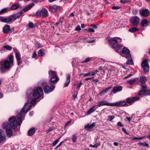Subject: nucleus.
<instances>
[{
    "mask_svg": "<svg viewBox=\"0 0 150 150\" xmlns=\"http://www.w3.org/2000/svg\"><path fill=\"white\" fill-rule=\"evenodd\" d=\"M111 87H108L106 88H105V90H103L100 93V95H102L103 94V93H106L107 92V91L109 90V89H111Z\"/></svg>",
    "mask_w": 150,
    "mask_h": 150,
    "instance_id": "58836bf2",
    "label": "nucleus"
},
{
    "mask_svg": "<svg viewBox=\"0 0 150 150\" xmlns=\"http://www.w3.org/2000/svg\"><path fill=\"white\" fill-rule=\"evenodd\" d=\"M6 140V136L4 131L0 129V143H3Z\"/></svg>",
    "mask_w": 150,
    "mask_h": 150,
    "instance_id": "a211bd4d",
    "label": "nucleus"
},
{
    "mask_svg": "<svg viewBox=\"0 0 150 150\" xmlns=\"http://www.w3.org/2000/svg\"><path fill=\"white\" fill-rule=\"evenodd\" d=\"M100 72V74L102 75L104 74V71L103 70L102 67L100 66L98 69H96L94 71L92 72L91 73V75H95L96 74H98L97 72ZM91 73L90 72L87 73V74H81L80 75H91Z\"/></svg>",
    "mask_w": 150,
    "mask_h": 150,
    "instance_id": "9d476101",
    "label": "nucleus"
},
{
    "mask_svg": "<svg viewBox=\"0 0 150 150\" xmlns=\"http://www.w3.org/2000/svg\"><path fill=\"white\" fill-rule=\"evenodd\" d=\"M8 60L6 59L0 62V71L1 73H4L6 70H9L13 66V55L9 56Z\"/></svg>",
    "mask_w": 150,
    "mask_h": 150,
    "instance_id": "f257e3e1",
    "label": "nucleus"
},
{
    "mask_svg": "<svg viewBox=\"0 0 150 150\" xmlns=\"http://www.w3.org/2000/svg\"><path fill=\"white\" fill-rule=\"evenodd\" d=\"M18 116L17 117L13 116L10 117L8 120L9 126L13 129H15L18 126Z\"/></svg>",
    "mask_w": 150,
    "mask_h": 150,
    "instance_id": "f03ea898",
    "label": "nucleus"
},
{
    "mask_svg": "<svg viewBox=\"0 0 150 150\" xmlns=\"http://www.w3.org/2000/svg\"><path fill=\"white\" fill-rule=\"evenodd\" d=\"M140 99L139 97L137 96L134 97H129L127 98L126 99V103L129 104V105H132L133 103L135 101L138 100Z\"/></svg>",
    "mask_w": 150,
    "mask_h": 150,
    "instance_id": "ddd939ff",
    "label": "nucleus"
},
{
    "mask_svg": "<svg viewBox=\"0 0 150 150\" xmlns=\"http://www.w3.org/2000/svg\"><path fill=\"white\" fill-rule=\"evenodd\" d=\"M36 14L38 17H46L48 16V12L46 9L43 8L37 12Z\"/></svg>",
    "mask_w": 150,
    "mask_h": 150,
    "instance_id": "1a4fd4ad",
    "label": "nucleus"
},
{
    "mask_svg": "<svg viewBox=\"0 0 150 150\" xmlns=\"http://www.w3.org/2000/svg\"><path fill=\"white\" fill-rule=\"evenodd\" d=\"M3 31L4 33H7L11 32L10 26L6 25L3 28Z\"/></svg>",
    "mask_w": 150,
    "mask_h": 150,
    "instance_id": "b1692460",
    "label": "nucleus"
},
{
    "mask_svg": "<svg viewBox=\"0 0 150 150\" xmlns=\"http://www.w3.org/2000/svg\"><path fill=\"white\" fill-rule=\"evenodd\" d=\"M138 144L139 146L143 145L146 147H149V144L145 142L143 143L139 142L138 143Z\"/></svg>",
    "mask_w": 150,
    "mask_h": 150,
    "instance_id": "79ce46f5",
    "label": "nucleus"
},
{
    "mask_svg": "<svg viewBox=\"0 0 150 150\" xmlns=\"http://www.w3.org/2000/svg\"><path fill=\"white\" fill-rule=\"evenodd\" d=\"M122 53L126 54V55L127 54H129V50L126 47H124L122 50Z\"/></svg>",
    "mask_w": 150,
    "mask_h": 150,
    "instance_id": "473e14b6",
    "label": "nucleus"
},
{
    "mask_svg": "<svg viewBox=\"0 0 150 150\" xmlns=\"http://www.w3.org/2000/svg\"><path fill=\"white\" fill-rule=\"evenodd\" d=\"M81 30L80 27L79 25H78L75 28V30L76 31H79Z\"/></svg>",
    "mask_w": 150,
    "mask_h": 150,
    "instance_id": "e2e57ef3",
    "label": "nucleus"
},
{
    "mask_svg": "<svg viewBox=\"0 0 150 150\" xmlns=\"http://www.w3.org/2000/svg\"><path fill=\"white\" fill-rule=\"evenodd\" d=\"M31 104L29 102H27L23 106L20 112L26 115L27 113L30 110Z\"/></svg>",
    "mask_w": 150,
    "mask_h": 150,
    "instance_id": "423d86ee",
    "label": "nucleus"
},
{
    "mask_svg": "<svg viewBox=\"0 0 150 150\" xmlns=\"http://www.w3.org/2000/svg\"><path fill=\"white\" fill-rule=\"evenodd\" d=\"M84 30H87L88 32H91L92 33L94 32V30L91 28H89L88 29H85Z\"/></svg>",
    "mask_w": 150,
    "mask_h": 150,
    "instance_id": "3c124183",
    "label": "nucleus"
},
{
    "mask_svg": "<svg viewBox=\"0 0 150 150\" xmlns=\"http://www.w3.org/2000/svg\"><path fill=\"white\" fill-rule=\"evenodd\" d=\"M120 6H113L112 7V9H118L120 8Z\"/></svg>",
    "mask_w": 150,
    "mask_h": 150,
    "instance_id": "bf43d9fd",
    "label": "nucleus"
},
{
    "mask_svg": "<svg viewBox=\"0 0 150 150\" xmlns=\"http://www.w3.org/2000/svg\"><path fill=\"white\" fill-rule=\"evenodd\" d=\"M112 103L108 102L107 101L104 100L99 101L98 102L96 106L100 107L103 105H107L112 106Z\"/></svg>",
    "mask_w": 150,
    "mask_h": 150,
    "instance_id": "f3484780",
    "label": "nucleus"
},
{
    "mask_svg": "<svg viewBox=\"0 0 150 150\" xmlns=\"http://www.w3.org/2000/svg\"><path fill=\"white\" fill-rule=\"evenodd\" d=\"M139 12L140 15L144 17H146L150 15L149 11L147 9H142Z\"/></svg>",
    "mask_w": 150,
    "mask_h": 150,
    "instance_id": "4468645a",
    "label": "nucleus"
},
{
    "mask_svg": "<svg viewBox=\"0 0 150 150\" xmlns=\"http://www.w3.org/2000/svg\"><path fill=\"white\" fill-rule=\"evenodd\" d=\"M100 142L98 143H96L94 145H92L91 144H90L89 145V147H91L93 148H97L98 146L100 145Z\"/></svg>",
    "mask_w": 150,
    "mask_h": 150,
    "instance_id": "ea45409f",
    "label": "nucleus"
},
{
    "mask_svg": "<svg viewBox=\"0 0 150 150\" xmlns=\"http://www.w3.org/2000/svg\"><path fill=\"white\" fill-rule=\"evenodd\" d=\"M122 46L121 45H118V46L117 47L115 48V51L117 52H119L121 51V50L122 48Z\"/></svg>",
    "mask_w": 150,
    "mask_h": 150,
    "instance_id": "f704fd0d",
    "label": "nucleus"
},
{
    "mask_svg": "<svg viewBox=\"0 0 150 150\" xmlns=\"http://www.w3.org/2000/svg\"><path fill=\"white\" fill-rule=\"evenodd\" d=\"M28 26L30 28H33L34 27V25L32 22H30L28 24Z\"/></svg>",
    "mask_w": 150,
    "mask_h": 150,
    "instance_id": "603ef678",
    "label": "nucleus"
},
{
    "mask_svg": "<svg viewBox=\"0 0 150 150\" xmlns=\"http://www.w3.org/2000/svg\"><path fill=\"white\" fill-rule=\"evenodd\" d=\"M34 5V4H29L27 6L23 9V10L24 11V12H25L28 11L32 8Z\"/></svg>",
    "mask_w": 150,
    "mask_h": 150,
    "instance_id": "2f4dec72",
    "label": "nucleus"
},
{
    "mask_svg": "<svg viewBox=\"0 0 150 150\" xmlns=\"http://www.w3.org/2000/svg\"><path fill=\"white\" fill-rule=\"evenodd\" d=\"M19 18V15L18 14H14L9 16L8 18H3L1 19V22L8 23L12 21L16 20Z\"/></svg>",
    "mask_w": 150,
    "mask_h": 150,
    "instance_id": "20e7f679",
    "label": "nucleus"
},
{
    "mask_svg": "<svg viewBox=\"0 0 150 150\" xmlns=\"http://www.w3.org/2000/svg\"><path fill=\"white\" fill-rule=\"evenodd\" d=\"M96 106V104L94 106L91 107L88 110L87 112L86 113V115H89L91 113L93 112L97 108V107L95 108Z\"/></svg>",
    "mask_w": 150,
    "mask_h": 150,
    "instance_id": "a878e982",
    "label": "nucleus"
},
{
    "mask_svg": "<svg viewBox=\"0 0 150 150\" xmlns=\"http://www.w3.org/2000/svg\"><path fill=\"white\" fill-rule=\"evenodd\" d=\"M133 14L134 15H135L137 14L138 13V10L137 9H135L134 11H133L132 12Z\"/></svg>",
    "mask_w": 150,
    "mask_h": 150,
    "instance_id": "0e129e2a",
    "label": "nucleus"
},
{
    "mask_svg": "<svg viewBox=\"0 0 150 150\" xmlns=\"http://www.w3.org/2000/svg\"><path fill=\"white\" fill-rule=\"evenodd\" d=\"M147 80V78L145 76H142L140 77L139 81L142 84H145Z\"/></svg>",
    "mask_w": 150,
    "mask_h": 150,
    "instance_id": "cd10ccee",
    "label": "nucleus"
},
{
    "mask_svg": "<svg viewBox=\"0 0 150 150\" xmlns=\"http://www.w3.org/2000/svg\"><path fill=\"white\" fill-rule=\"evenodd\" d=\"M115 117V116L114 115L112 116H108V120L109 121H111L112 120H113Z\"/></svg>",
    "mask_w": 150,
    "mask_h": 150,
    "instance_id": "c03bdc74",
    "label": "nucleus"
},
{
    "mask_svg": "<svg viewBox=\"0 0 150 150\" xmlns=\"http://www.w3.org/2000/svg\"><path fill=\"white\" fill-rule=\"evenodd\" d=\"M43 94V91L41 87H38L34 90L32 92V96L35 98L39 99Z\"/></svg>",
    "mask_w": 150,
    "mask_h": 150,
    "instance_id": "7ed1b4c3",
    "label": "nucleus"
},
{
    "mask_svg": "<svg viewBox=\"0 0 150 150\" xmlns=\"http://www.w3.org/2000/svg\"><path fill=\"white\" fill-rule=\"evenodd\" d=\"M126 58L128 59L126 63L127 64H133L132 60L131 59V56L130 54H128L126 55Z\"/></svg>",
    "mask_w": 150,
    "mask_h": 150,
    "instance_id": "bb28decb",
    "label": "nucleus"
},
{
    "mask_svg": "<svg viewBox=\"0 0 150 150\" xmlns=\"http://www.w3.org/2000/svg\"><path fill=\"white\" fill-rule=\"evenodd\" d=\"M142 26L143 27H146L148 25L147 20L146 19H144L141 21Z\"/></svg>",
    "mask_w": 150,
    "mask_h": 150,
    "instance_id": "c756f323",
    "label": "nucleus"
},
{
    "mask_svg": "<svg viewBox=\"0 0 150 150\" xmlns=\"http://www.w3.org/2000/svg\"><path fill=\"white\" fill-rule=\"evenodd\" d=\"M25 115V114L21 113L19 112V126L22 123V120H24Z\"/></svg>",
    "mask_w": 150,
    "mask_h": 150,
    "instance_id": "c85d7f7f",
    "label": "nucleus"
},
{
    "mask_svg": "<svg viewBox=\"0 0 150 150\" xmlns=\"http://www.w3.org/2000/svg\"><path fill=\"white\" fill-rule=\"evenodd\" d=\"M63 142H61L57 146H56L55 148V149H57L62 144V143Z\"/></svg>",
    "mask_w": 150,
    "mask_h": 150,
    "instance_id": "774afa93",
    "label": "nucleus"
},
{
    "mask_svg": "<svg viewBox=\"0 0 150 150\" xmlns=\"http://www.w3.org/2000/svg\"><path fill=\"white\" fill-rule=\"evenodd\" d=\"M38 56H42L44 55L45 53L42 52V50H40L38 51Z\"/></svg>",
    "mask_w": 150,
    "mask_h": 150,
    "instance_id": "a19ab883",
    "label": "nucleus"
},
{
    "mask_svg": "<svg viewBox=\"0 0 150 150\" xmlns=\"http://www.w3.org/2000/svg\"><path fill=\"white\" fill-rule=\"evenodd\" d=\"M35 132L36 130L35 128L32 127L28 130L27 135L30 137L34 135Z\"/></svg>",
    "mask_w": 150,
    "mask_h": 150,
    "instance_id": "4be33fe9",
    "label": "nucleus"
},
{
    "mask_svg": "<svg viewBox=\"0 0 150 150\" xmlns=\"http://www.w3.org/2000/svg\"><path fill=\"white\" fill-rule=\"evenodd\" d=\"M122 90V87L121 86H116L113 88L112 90V91L114 93L121 91Z\"/></svg>",
    "mask_w": 150,
    "mask_h": 150,
    "instance_id": "393cba45",
    "label": "nucleus"
},
{
    "mask_svg": "<svg viewBox=\"0 0 150 150\" xmlns=\"http://www.w3.org/2000/svg\"><path fill=\"white\" fill-rule=\"evenodd\" d=\"M49 75H56L57 73L54 71L52 70H50L49 71Z\"/></svg>",
    "mask_w": 150,
    "mask_h": 150,
    "instance_id": "a18cd8bd",
    "label": "nucleus"
},
{
    "mask_svg": "<svg viewBox=\"0 0 150 150\" xmlns=\"http://www.w3.org/2000/svg\"><path fill=\"white\" fill-rule=\"evenodd\" d=\"M61 137H59L58 139H57L54 142L52 143V145L53 146H54L59 141V139Z\"/></svg>",
    "mask_w": 150,
    "mask_h": 150,
    "instance_id": "37998d69",
    "label": "nucleus"
},
{
    "mask_svg": "<svg viewBox=\"0 0 150 150\" xmlns=\"http://www.w3.org/2000/svg\"><path fill=\"white\" fill-rule=\"evenodd\" d=\"M139 29L136 27L131 28L129 30V32L132 33L137 31Z\"/></svg>",
    "mask_w": 150,
    "mask_h": 150,
    "instance_id": "e433bc0d",
    "label": "nucleus"
},
{
    "mask_svg": "<svg viewBox=\"0 0 150 150\" xmlns=\"http://www.w3.org/2000/svg\"><path fill=\"white\" fill-rule=\"evenodd\" d=\"M93 79V81L94 83H96L99 81V80L98 79Z\"/></svg>",
    "mask_w": 150,
    "mask_h": 150,
    "instance_id": "338daca9",
    "label": "nucleus"
},
{
    "mask_svg": "<svg viewBox=\"0 0 150 150\" xmlns=\"http://www.w3.org/2000/svg\"><path fill=\"white\" fill-rule=\"evenodd\" d=\"M50 86L46 85L43 87L44 92L46 94H48L52 92L55 88V86L53 84H50Z\"/></svg>",
    "mask_w": 150,
    "mask_h": 150,
    "instance_id": "6e6552de",
    "label": "nucleus"
},
{
    "mask_svg": "<svg viewBox=\"0 0 150 150\" xmlns=\"http://www.w3.org/2000/svg\"><path fill=\"white\" fill-rule=\"evenodd\" d=\"M71 77L70 76H67L65 79L64 87H66L68 86L70 82Z\"/></svg>",
    "mask_w": 150,
    "mask_h": 150,
    "instance_id": "5701e85b",
    "label": "nucleus"
},
{
    "mask_svg": "<svg viewBox=\"0 0 150 150\" xmlns=\"http://www.w3.org/2000/svg\"><path fill=\"white\" fill-rule=\"evenodd\" d=\"M31 96V95L30 93H26V97L28 99L30 98V97Z\"/></svg>",
    "mask_w": 150,
    "mask_h": 150,
    "instance_id": "4d7b16f0",
    "label": "nucleus"
},
{
    "mask_svg": "<svg viewBox=\"0 0 150 150\" xmlns=\"http://www.w3.org/2000/svg\"><path fill=\"white\" fill-rule=\"evenodd\" d=\"M47 83L45 81H42L41 82V85L42 86H45L47 84Z\"/></svg>",
    "mask_w": 150,
    "mask_h": 150,
    "instance_id": "680f3d73",
    "label": "nucleus"
},
{
    "mask_svg": "<svg viewBox=\"0 0 150 150\" xmlns=\"http://www.w3.org/2000/svg\"><path fill=\"white\" fill-rule=\"evenodd\" d=\"M53 130V129L52 127H50L46 131V133H48L52 131Z\"/></svg>",
    "mask_w": 150,
    "mask_h": 150,
    "instance_id": "052dcab7",
    "label": "nucleus"
},
{
    "mask_svg": "<svg viewBox=\"0 0 150 150\" xmlns=\"http://www.w3.org/2000/svg\"><path fill=\"white\" fill-rule=\"evenodd\" d=\"M2 126L3 128L5 129L7 136L9 137H11L12 135L13 131L9 126V123L7 122L4 123L3 124Z\"/></svg>",
    "mask_w": 150,
    "mask_h": 150,
    "instance_id": "39448f33",
    "label": "nucleus"
},
{
    "mask_svg": "<svg viewBox=\"0 0 150 150\" xmlns=\"http://www.w3.org/2000/svg\"><path fill=\"white\" fill-rule=\"evenodd\" d=\"M77 139V137L76 134H74L72 136V141L73 142H75Z\"/></svg>",
    "mask_w": 150,
    "mask_h": 150,
    "instance_id": "49530a36",
    "label": "nucleus"
},
{
    "mask_svg": "<svg viewBox=\"0 0 150 150\" xmlns=\"http://www.w3.org/2000/svg\"><path fill=\"white\" fill-rule=\"evenodd\" d=\"M7 10V8H4L2 9L0 11V14H1L4 13Z\"/></svg>",
    "mask_w": 150,
    "mask_h": 150,
    "instance_id": "09e8293b",
    "label": "nucleus"
},
{
    "mask_svg": "<svg viewBox=\"0 0 150 150\" xmlns=\"http://www.w3.org/2000/svg\"><path fill=\"white\" fill-rule=\"evenodd\" d=\"M37 54L35 51H34L33 53V54L32 55V58H35L37 56Z\"/></svg>",
    "mask_w": 150,
    "mask_h": 150,
    "instance_id": "6e6d98bb",
    "label": "nucleus"
},
{
    "mask_svg": "<svg viewBox=\"0 0 150 150\" xmlns=\"http://www.w3.org/2000/svg\"><path fill=\"white\" fill-rule=\"evenodd\" d=\"M96 125L95 122L92 123L91 124H88L86 125L84 127V128L86 130H88L90 131H93V127Z\"/></svg>",
    "mask_w": 150,
    "mask_h": 150,
    "instance_id": "aec40b11",
    "label": "nucleus"
},
{
    "mask_svg": "<svg viewBox=\"0 0 150 150\" xmlns=\"http://www.w3.org/2000/svg\"><path fill=\"white\" fill-rule=\"evenodd\" d=\"M93 78H94L93 77H92L90 78H86V79H85V80H84V81H88L89 80L92 79H93Z\"/></svg>",
    "mask_w": 150,
    "mask_h": 150,
    "instance_id": "69168bd1",
    "label": "nucleus"
},
{
    "mask_svg": "<svg viewBox=\"0 0 150 150\" xmlns=\"http://www.w3.org/2000/svg\"><path fill=\"white\" fill-rule=\"evenodd\" d=\"M117 126H120L122 127L124 126L123 124L120 122H119L117 123Z\"/></svg>",
    "mask_w": 150,
    "mask_h": 150,
    "instance_id": "13d9d810",
    "label": "nucleus"
},
{
    "mask_svg": "<svg viewBox=\"0 0 150 150\" xmlns=\"http://www.w3.org/2000/svg\"><path fill=\"white\" fill-rule=\"evenodd\" d=\"M19 5L18 4H14L11 6V9L12 10H15L17 9Z\"/></svg>",
    "mask_w": 150,
    "mask_h": 150,
    "instance_id": "c9c22d12",
    "label": "nucleus"
},
{
    "mask_svg": "<svg viewBox=\"0 0 150 150\" xmlns=\"http://www.w3.org/2000/svg\"><path fill=\"white\" fill-rule=\"evenodd\" d=\"M3 48L4 49H6V50L9 51H11L12 49V47L8 45H6L4 46Z\"/></svg>",
    "mask_w": 150,
    "mask_h": 150,
    "instance_id": "4c0bfd02",
    "label": "nucleus"
},
{
    "mask_svg": "<svg viewBox=\"0 0 150 150\" xmlns=\"http://www.w3.org/2000/svg\"><path fill=\"white\" fill-rule=\"evenodd\" d=\"M127 103L125 101H120L115 103H112V106L124 107L126 105Z\"/></svg>",
    "mask_w": 150,
    "mask_h": 150,
    "instance_id": "2eb2a0df",
    "label": "nucleus"
},
{
    "mask_svg": "<svg viewBox=\"0 0 150 150\" xmlns=\"http://www.w3.org/2000/svg\"><path fill=\"white\" fill-rule=\"evenodd\" d=\"M136 80V78H134L132 79H130L127 81V83L128 84L132 85L133 84Z\"/></svg>",
    "mask_w": 150,
    "mask_h": 150,
    "instance_id": "72a5a7b5",
    "label": "nucleus"
},
{
    "mask_svg": "<svg viewBox=\"0 0 150 150\" xmlns=\"http://www.w3.org/2000/svg\"><path fill=\"white\" fill-rule=\"evenodd\" d=\"M90 59V58L87 57L84 60L83 62H82V63H85V62H88V61H89Z\"/></svg>",
    "mask_w": 150,
    "mask_h": 150,
    "instance_id": "5fc2aeb1",
    "label": "nucleus"
},
{
    "mask_svg": "<svg viewBox=\"0 0 150 150\" xmlns=\"http://www.w3.org/2000/svg\"><path fill=\"white\" fill-rule=\"evenodd\" d=\"M50 9L52 12H55L57 11H61L62 9V7L60 6L56 5L51 6L50 7Z\"/></svg>",
    "mask_w": 150,
    "mask_h": 150,
    "instance_id": "dca6fc26",
    "label": "nucleus"
},
{
    "mask_svg": "<svg viewBox=\"0 0 150 150\" xmlns=\"http://www.w3.org/2000/svg\"><path fill=\"white\" fill-rule=\"evenodd\" d=\"M116 39H120V42H121V39L118 37L112 38L108 40V42L110 45L112 46L113 49L116 48L118 46L117 41V40Z\"/></svg>",
    "mask_w": 150,
    "mask_h": 150,
    "instance_id": "0eeeda50",
    "label": "nucleus"
},
{
    "mask_svg": "<svg viewBox=\"0 0 150 150\" xmlns=\"http://www.w3.org/2000/svg\"><path fill=\"white\" fill-rule=\"evenodd\" d=\"M53 76L50 79V82L49 83V84H53V85L55 84L59 81V78L57 76Z\"/></svg>",
    "mask_w": 150,
    "mask_h": 150,
    "instance_id": "6ab92c4d",
    "label": "nucleus"
},
{
    "mask_svg": "<svg viewBox=\"0 0 150 150\" xmlns=\"http://www.w3.org/2000/svg\"><path fill=\"white\" fill-rule=\"evenodd\" d=\"M145 90V95L146 96H150V90H147L146 88Z\"/></svg>",
    "mask_w": 150,
    "mask_h": 150,
    "instance_id": "8fccbe9b",
    "label": "nucleus"
},
{
    "mask_svg": "<svg viewBox=\"0 0 150 150\" xmlns=\"http://www.w3.org/2000/svg\"><path fill=\"white\" fill-rule=\"evenodd\" d=\"M131 23L134 26L137 27L140 21V18L138 16H136L132 17L131 19Z\"/></svg>",
    "mask_w": 150,
    "mask_h": 150,
    "instance_id": "9b49d317",
    "label": "nucleus"
},
{
    "mask_svg": "<svg viewBox=\"0 0 150 150\" xmlns=\"http://www.w3.org/2000/svg\"><path fill=\"white\" fill-rule=\"evenodd\" d=\"M13 50L15 53L17 61V64L18 65H19V53L18 50L16 48H13Z\"/></svg>",
    "mask_w": 150,
    "mask_h": 150,
    "instance_id": "7c9ffc66",
    "label": "nucleus"
},
{
    "mask_svg": "<svg viewBox=\"0 0 150 150\" xmlns=\"http://www.w3.org/2000/svg\"><path fill=\"white\" fill-rule=\"evenodd\" d=\"M146 85H142L141 88V90L139 92L138 95V96H141L145 94V92H146Z\"/></svg>",
    "mask_w": 150,
    "mask_h": 150,
    "instance_id": "412c9836",
    "label": "nucleus"
},
{
    "mask_svg": "<svg viewBox=\"0 0 150 150\" xmlns=\"http://www.w3.org/2000/svg\"><path fill=\"white\" fill-rule=\"evenodd\" d=\"M82 84V83L81 81L79 83H77L76 88V89L79 91L80 89V88Z\"/></svg>",
    "mask_w": 150,
    "mask_h": 150,
    "instance_id": "de8ad7c7",
    "label": "nucleus"
},
{
    "mask_svg": "<svg viewBox=\"0 0 150 150\" xmlns=\"http://www.w3.org/2000/svg\"><path fill=\"white\" fill-rule=\"evenodd\" d=\"M142 66L143 69L145 73L149 71V66L146 59L144 60L142 62Z\"/></svg>",
    "mask_w": 150,
    "mask_h": 150,
    "instance_id": "f8f14e48",
    "label": "nucleus"
},
{
    "mask_svg": "<svg viewBox=\"0 0 150 150\" xmlns=\"http://www.w3.org/2000/svg\"><path fill=\"white\" fill-rule=\"evenodd\" d=\"M36 99H35V98H34V99H32L31 101V102L30 103H31V104H34L36 102Z\"/></svg>",
    "mask_w": 150,
    "mask_h": 150,
    "instance_id": "864d4df0",
    "label": "nucleus"
}]
</instances>
